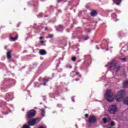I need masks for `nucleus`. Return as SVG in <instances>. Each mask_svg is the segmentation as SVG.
<instances>
[{
    "label": "nucleus",
    "mask_w": 128,
    "mask_h": 128,
    "mask_svg": "<svg viewBox=\"0 0 128 128\" xmlns=\"http://www.w3.org/2000/svg\"><path fill=\"white\" fill-rule=\"evenodd\" d=\"M124 94H126V90H120L118 92L116 96V102H122V98H124Z\"/></svg>",
    "instance_id": "nucleus-2"
},
{
    "label": "nucleus",
    "mask_w": 128,
    "mask_h": 128,
    "mask_svg": "<svg viewBox=\"0 0 128 128\" xmlns=\"http://www.w3.org/2000/svg\"><path fill=\"white\" fill-rule=\"evenodd\" d=\"M54 38V35L52 34L48 36V38Z\"/></svg>",
    "instance_id": "nucleus-23"
},
{
    "label": "nucleus",
    "mask_w": 128,
    "mask_h": 128,
    "mask_svg": "<svg viewBox=\"0 0 128 128\" xmlns=\"http://www.w3.org/2000/svg\"><path fill=\"white\" fill-rule=\"evenodd\" d=\"M74 80H76V82H78V80H80V78H76L75 80H73L72 82H74Z\"/></svg>",
    "instance_id": "nucleus-29"
},
{
    "label": "nucleus",
    "mask_w": 128,
    "mask_h": 128,
    "mask_svg": "<svg viewBox=\"0 0 128 128\" xmlns=\"http://www.w3.org/2000/svg\"><path fill=\"white\" fill-rule=\"evenodd\" d=\"M114 4H115L116 6H120L122 0H112Z\"/></svg>",
    "instance_id": "nucleus-12"
},
{
    "label": "nucleus",
    "mask_w": 128,
    "mask_h": 128,
    "mask_svg": "<svg viewBox=\"0 0 128 128\" xmlns=\"http://www.w3.org/2000/svg\"><path fill=\"white\" fill-rule=\"evenodd\" d=\"M58 28L60 30H62V28H64V26L62 24H60L58 26Z\"/></svg>",
    "instance_id": "nucleus-25"
},
{
    "label": "nucleus",
    "mask_w": 128,
    "mask_h": 128,
    "mask_svg": "<svg viewBox=\"0 0 128 128\" xmlns=\"http://www.w3.org/2000/svg\"><path fill=\"white\" fill-rule=\"evenodd\" d=\"M89 37L88 36H86L85 37H84V40H88Z\"/></svg>",
    "instance_id": "nucleus-27"
},
{
    "label": "nucleus",
    "mask_w": 128,
    "mask_h": 128,
    "mask_svg": "<svg viewBox=\"0 0 128 128\" xmlns=\"http://www.w3.org/2000/svg\"><path fill=\"white\" fill-rule=\"evenodd\" d=\"M36 112L34 110H31L27 112L26 114V118H34L36 116Z\"/></svg>",
    "instance_id": "nucleus-3"
},
{
    "label": "nucleus",
    "mask_w": 128,
    "mask_h": 128,
    "mask_svg": "<svg viewBox=\"0 0 128 128\" xmlns=\"http://www.w3.org/2000/svg\"><path fill=\"white\" fill-rule=\"evenodd\" d=\"M90 14L92 16H96L98 14V13L96 12V11L93 10L91 12Z\"/></svg>",
    "instance_id": "nucleus-14"
},
{
    "label": "nucleus",
    "mask_w": 128,
    "mask_h": 128,
    "mask_svg": "<svg viewBox=\"0 0 128 128\" xmlns=\"http://www.w3.org/2000/svg\"><path fill=\"white\" fill-rule=\"evenodd\" d=\"M40 85H38V83L34 84V88H39Z\"/></svg>",
    "instance_id": "nucleus-28"
},
{
    "label": "nucleus",
    "mask_w": 128,
    "mask_h": 128,
    "mask_svg": "<svg viewBox=\"0 0 128 128\" xmlns=\"http://www.w3.org/2000/svg\"><path fill=\"white\" fill-rule=\"evenodd\" d=\"M72 62H76V56L72 57Z\"/></svg>",
    "instance_id": "nucleus-22"
},
{
    "label": "nucleus",
    "mask_w": 128,
    "mask_h": 128,
    "mask_svg": "<svg viewBox=\"0 0 128 128\" xmlns=\"http://www.w3.org/2000/svg\"><path fill=\"white\" fill-rule=\"evenodd\" d=\"M116 66V63L114 60H112L108 64L109 68H114V66Z\"/></svg>",
    "instance_id": "nucleus-9"
},
{
    "label": "nucleus",
    "mask_w": 128,
    "mask_h": 128,
    "mask_svg": "<svg viewBox=\"0 0 128 128\" xmlns=\"http://www.w3.org/2000/svg\"><path fill=\"white\" fill-rule=\"evenodd\" d=\"M116 126V124L114 122V121L111 122V126Z\"/></svg>",
    "instance_id": "nucleus-24"
},
{
    "label": "nucleus",
    "mask_w": 128,
    "mask_h": 128,
    "mask_svg": "<svg viewBox=\"0 0 128 128\" xmlns=\"http://www.w3.org/2000/svg\"><path fill=\"white\" fill-rule=\"evenodd\" d=\"M122 60H124V62H126V58H122Z\"/></svg>",
    "instance_id": "nucleus-32"
},
{
    "label": "nucleus",
    "mask_w": 128,
    "mask_h": 128,
    "mask_svg": "<svg viewBox=\"0 0 128 128\" xmlns=\"http://www.w3.org/2000/svg\"><path fill=\"white\" fill-rule=\"evenodd\" d=\"M12 50H10L8 51L6 54V58L8 60L12 58Z\"/></svg>",
    "instance_id": "nucleus-11"
},
{
    "label": "nucleus",
    "mask_w": 128,
    "mask_h": 128,
    "mask_svg": "<svg viewBox=\"0 0 128 128\" xmlns=\"http://www.w3.org/2000/svg\"><path fill=\"white\" fill-rule=\"evenodd\" d=\"M10 40H13V42H16V40H18V36L16 34V32H14L12 34H10Z\"/></svg>",
    "instance_id": "nucleus-6"
},
{
    "label": "nucleus",
    "mask_w": 128,
    "mask_h": 128,
    "mask_svg": "<svg viewBox=\"0 0 128 128\" xmlns=\"http://www.w3.org/2000/svg\"><path fill=\"white\" fill-rule=\"evenodd\" d=\"M108 110L112 114H114L118 112V107L116 105H112L110 106Z\"/></svg>",
    "instance_id": "nucleus-4"
},
{
    "label": "nucleus",
    "mask_w": 128,
    "mask_h": 128,
    "mask_svg": "<svg viewBox=\"0 0 128 128\" xmlns=\"http://www.w3.org/2000/svg\"><path fill=\"white\" fill-rule=\"evenodd\" d=\"M40 110L42 112L41 114L42 116H44V114H46V110L44 109H41Z\"/></svg>",
    "instance_id": "nucleus-16"
},
{
    "label": "nucleus",
    "mask_w": 128,
    "mask_h": 128,
    "mask_svg": "<svg viewBox=\"0 0 128 128\" xmlns=\"http://www.w3.org/2000/svg\"><path fill=\"white\" fill-rule=\"evenodd\" d=\"M14 98V94L12 92L6 94L5 99L7 102H10V100H12Z\"/></svg>",
    "instance_id": "nucleus-7"
},
{
    "label": "nucleus",
    "mask_w": 128,
    "mask_h": 128,
    "mask_svg": "<svg viewBox=\"0 0 128 128\" xmlns=\"http://www.w3.org/2000/svg\"><path fill=\"white\" fill-rule=\"evenodd\" d=\"M74 74V71H72L71 73H70V76H72V78H74V76L75 74Z\"/></svg>",
    "instance_id": "nucleus-21"
},
{
    "label": "nucleus",
    "mask_w": 128,
    "mask_h": 128,
    "mask_svg": "<svg viewBox=\"0 0 128 128\" xmlns=\"http://www.w3.org/2000/svg\"><path fill=\"white\" fill-rule=\"evenodd\" d=\"M124 102L126 104H127L128 106V97L126 98L124 100Z\"/></svg>",
    "instance_id": "nucleus-18"
},
{
    "label": "nucleus",
    "mask_w": 128,
    "mask_h": 128,
    "mask_svg": "<svg viewBox=\"0 0 128 128\" xmlns=\"http://www.w3.org/2000/svg\"><path fill=\"white\" fill-rule=\"evenodd\" d=\"M76 74L77 76H78L79 78H82V75L80 74L79 72H76Z\"/></svg>",
    "instance_id": "nucleus-26"
},
{
    "label": "nucleus",
    "mask_w": 128,
    "mask_h": 128,
    "mask_svg": "<svg viewBox=\"0 0 128 128\" xmlns=\"http://www.w3.org/2000/svg\"><path fill=\"white\" fill-rule=\"evenodd\" d=\"M39 122L40 119L38 118L30 119L28 122V124L29 126H34V124H38Z\"/></svg>",
    "instance_id": "nucleus-5"
},
{
    "label": "nucleus",
    "mask_w": 128,
    "mask_h": 128,
    "mask_svg": "<svg viewBox=\"0 0 128 128\" xmlns=\"http://www.w3.org/2000/svg\"><path fill=\"white\" fill-rule=\"evenodd\" d=\"M102 120H103V122L104 124H106V122H108V119H106V118H102Z\"/></svg>",
    "instance_id": "nucleus-20"
},
{
    "label": "nucleus",
    "mask_w": 128,
    "mask_h": 128,
    "mask_svg": "<svg viewBox=\"0 0 128 128\" xmlns=\"http://www.w3.org/2000/svg\"><path fill=\"white\" fill-rule=\"evenodd\" d=\"M48 27H46L45 29H44V30H48Z\"/></svg>",
    "instance_id": "nucleus-35"
},
{
    "label": "nucleus",
    "mask_w": 128,
    "mask_h": 128,
    "mask_svg": "<svg viewBox=\"0 0 128 128\" xmlns=\"http://www.w3.org/2000/svg\"><path fill=\"white\" fill-rule=\"evenodd\" d=\"M40 44H44V41H40Z\"/></svg>",
    "instance_id": "nucleus-33"
},
{
    "label": "nucleus",
    "mask_w": 128,
    "mask_h": 128,
    "mask_svg": "<svg viewBox=\"0 0 128 128\" xmlns=\"http://www.w3.org/2000/svg\"><path fill=\"white\" fill-rule=\"evenodd\" d=\"M117 68L118 70H116V72H118V70H120V66L117 67Z\"/></svg>",
    "instance_id": "nucleus-30"
},
{
    "label": "nucleus",
    "mask_w": 128,
    "mask_h": 128,
    "mask_svg": "<svg viewBox=\"0 0 128 128\" xmlns=\"http://www.w3.org/2000/svg\"><path fill=\"white\" fill-rule=\"evenodd\" d=\"M123 86L124 88H128V80L124 82Z\"/></svg>",
    "instance_id": "nucleus-15"
},
{
    "label": "nucleus",
    "mask_w": 128,
    "mask_h": 128,
    "mask_svg": "<svg viewBox=\"0 0 128 128\" xmlns=\"http://www.w3.org/2000/svg\"><path fill=\"white\" fill-rule=\"evenodd\" d=\"M105 98L108 102H114V94L112 92V90H107L105 94Z\"/></svg>",
    "instance_id": "nucleus-1"
},
{
    "label": "nucleus",
    "mask_w": 128,
    "mask_h": 128,
    "mask_svg": "<svg viewBox=\"0 0 128 128\" xmlns=\"http://www.w3.org/2000/svg\"><path fill=\"white\" fill-rule=\"evenodd\" d=\"M88 122L90 124H96V116L92 115L90 116L88 118Z\"/></svg>",
    "instance_id": "nucleus-8"
},
{
    "label": "nucleus",
    "mask_w": 128,
    "mask_h": 128,
    "mask_svg": "<svg viewBox=\"0 0 128 128\" xmlns=\"http://www.w3.org/2000/svg\"><path fill=\"white\" fill-rule=\"evenodd\" d=\"M22 128H30V125L26 124L22 126Z\"/></svg>",
    "instance_id": "nucleus-19"
},
{
    "label": "nucleus",
    "mask_w": 128,
    "mask_h": 128,
    "mask_svg": "<svg viewBox=\"0 0 128 128\" xmlns=\"http://www.w3.org/2000/svg\"><path fill=\"white\" fill-rule=\"evenodd\" d=\"M52 80V78H43V86H46V82H48L49 80Z\"/></svg>",
    "instance_id": "nucleus-10"
},
{
    "label": "nucleus",
    "mask_w": 128,
    "mask_h": 128,
    "mask_svg": "<svg viewBox=\"0 0 128 128\" xmlns=\"http://www.w3.org/2000/svg\"><path fill=\"white\" fill-rule=\"evenodd\" d=\"M62 2H68V0H56V2L58 4Z\"/></svg>",
    "instance_id": "nucleus-17"
},
{
    "label": "nucleus",
    "mask_w": 128,
    "mask_h": 128,
    "mask_svg": "<svg viewBox=\"0 0 128 128\" xmlns=\"http://www.w3.org/2000/svg\"><path fill=\"white\" fill-rule=\"evenodd\" d=\"M40 54V56H45V54H46V51L44 50H40L39 52Z\"/></svg>",
    "instance_id": "nucleus-13"
},
{
    "label": "nucleus",
    "mask_w": 128,
    "mask_h": 128,
    "mask_svg": "<svg viewBox=\"0 0 128 128\" xmlns=\"http://www.w3.org/2000/svg\"><path fill=\"white\" fill-rule=\"evenodd\" d=\"M42 38H44V37H42V36L40 37V40H42Z\"/></svg>",
    "instance_id": "nucleus-34"
},
{
    "label": "nucleus",
    "mask_w": 128,
    "mask_h": 128,
    "mask_svg": "<svg viewBox=\"0 0 128 128\" xmlns=\"http://www.w3.org/2000/svg\"><path fill=\"white\" fill-rule=\"evenodd\" d=\"M84 116L85 118H88V114H85Z\"/></svg>",
    "instance_id": "nucleus-31"
}]
</instances>
